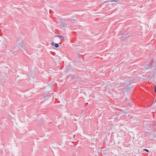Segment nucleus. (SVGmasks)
<instances>
[{
    "mask_svg": "<svg viewBox=\"0 0 156 156\" xmlns=\"http://www.w3.org/2000/svg\"><path fill=\"white\" fill-rule=\"evenodd\" d=\"M51 45H54L56 48H58L59 47V45L58 44H54L53 42H52L51 43Z\"/></svg>",
    "mask_w": 156,
    "mask_h": 156,
    "instance_id": "obj_1",
    "label": "nucleus"
},
{
    "mask_svg": "<svg viewBox=\"0 0 156 156\" xmlns=\"http://www.w3.org/2000/svg\"><path fill=\"white\" fill-rule=\"evenodd\" d=\"M119 1V0H111L109 1V2H118Z\"/></svg>",
    "mask_w": 156,
    "mask_h": 156,
    "instance_id": "obj_2",
    "label": "nucleus"
},
{
    "mask_svg": "<svg viewBox=\"0 0 156 156\" xmlns=\"http://www.w3.org/2000/svg\"><path fill=\"white\" fill-rule=\"evenodd\" d=\"M57 37H59V38H62L63 39H64V38H65V37L63 36H62V35H57Z\"/></svg>",
    "mask_w": 156,
    "mask_h": 156,
    "instance_id": "obj_3",
    "label": "nucleus"
},
{
    "mask_svg": "<svg viewBox=\"0 0 156 156\" xmlns=\"http://www.w3.org/2000/svg\"><path fill=\"white\" fill-rule=\"evenodd\" d=\"M154 89H155V91L156 93V85H155L154 86Z\"/></svg>",
    "mask_w": 156,
    "mask_h": 156,
    "instance_id": "obj_4",
    "label": "nucleus"
},
{
    "mask_svg": "<svg viewBox=\"0 0 156 156\" xmlns=\"http://www.w3.org/2000/svg\"><path fill=\"white\" fill-rule=\"evenodd\" d=\"M144 150L147 152H149V151H148V150L147 149H144Z\"/></svg>",
    "mask_w": 156,
    "mask_h": 156,
    "instance_id": "obj_5",
    "label": "nucleus"
},
{
    "mask_svg": "<svg viewBox=\"0 0 156 156\" xmlns=\"http://www.w3.org/2000/svg\"><path fill=\"white\" fill-rule=\"evenodd\" d=\"M72 21L73 22H74V21H76V20H75L73 19H72Z\"/></svg>",
    "mask_w": 156,
    "mask_h": 156,
    "instance_id": "obj_6",
    "label": "nucleus"
},
{
    "mask_svg": "<svg viewBox=\"0 0 156 156\" xmlns=\"http://www.w3.org/2000/svg\"><path fill=\"white\" fill-rule=\"evenodd\" d=\"M109 1H106L105 2H104V3H107Z\"/></svg>",
    "mask_w": 156,
    "mask_h": 156,
    "instance_id": "obj_7",
    "label": "nucleus"
},
{
    "mask_svg": "<svg viewBox=\"0 0 156 156\" xmlns=\"http://www.w3.org/2000/svg\"><path fill=\"white\" fill-rule=\"evenodd\" d=\"M52 87H51V90H52Z\"/></svg>",
    "mask_w": 156,
    "mask_h": 156,
    "instance_id": "obj_8",
    "label": "nucleus"
},
{
    "mask_svg": "<svg viewBox=\"0 0 156 156\" xmlns=\"http://www.w3.org/2000/svg\"><path fill=\"white\" fill-rule=\"evenodd\" d=\"M155 69H156V68H155Z\"/></svg>",
    "mask_w": 156,
    "mask_h": 156,
    "instance_id": "obj_9",
    "label": "nucleus"
}]
</instances>
